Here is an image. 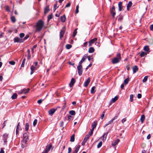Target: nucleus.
Wrapping results in <instances>:
<instances>
[{
  "label": "nucleus",
  "mask_w": 153,
  "mask_h": 153,
  "mask_svg": "<svg viewBox=\"0 0 153 153\" xmlns=\"http://www.w3.org/2000/svg\"><path fill=\"white\" fill-rule=\"evenodd\" d=\"M44 25V22L42 20H39L36 25V31L39 32L43 28Z\"/></svg>",
  "instance_id": "f257e3e1"
},
{
  "label": "nucleus",
  "mask_w": 153,
  "mask_h": 153,
  "mask_svg": "<svg viewBox=\"0 0 153 153\" xmlns=\"http://www.w3.org/2000/svg\"><path fill=\"white\" fill-rule=\"evenodd\" d=\"M117 57L114 58L112 60V62L114 64L118 63L121 60V55L120 53H118Z\"/></svg>",
  "instance_id": "f03ea898"
},
{
  "label": "nucleus",
  "mask_w": 153,
  "mask_h": 153,
  "mask_svg": "<svg viewBox=\"0 0 153 153\" xmlns=\"http://www.w3.org/2000/svg\"><path fill=\"white\" fill-rule=\"evenodd\" d=\"M14 42H18L19 43L24 42L23 39L22 38H20L17 37L14 38Z\"/></svg>",
  "instance_id": "7ed1b4c3"
},
{
  "label": "nucleus",
  "mask_w": 153,
  "mask_h": 153,
  "mask_svg": "<svg viewBox=\"0 0 153 153\" xmlns=\"http://www.w3.org/2000/svg\"><path fill=\"white\" fill-rule=\"evenodd\" d=\"M92 135V134H87V135L85 136L83 141L82 143V146H84L85 145V143L89 139L90 137Z\"/></svg>",
  "instance_id": "20e7f679"
},
{
  "label": "nucleus",
  "mask_w": 153,
  "mask_h": 153,
  "mask_svg": "<svg viewBox=\"0 0 153 153\" xmlns=\"http://www.w3.org/2000/svg\"><path fill=\"white\" fill-rule=\"evenodd\" d=\"M77 70H78V73L79 75L81 76L82 73V65H79L77 67Z\"/></svg>",
  "instance_id": "39448f33"
},
{
  "label": "nucleus",
  "mask_w": 153,
  "mask_h": 153,
  "mask_svg": "<svg viewBox=\"0 0 153 153\" xmlns=\"http://www.w3.org/2000/svg\"><path fill=\"white\" fill-rule=\"evenodd\" d=\"M65 30V27H64L62 28L60 32V39H61L63 37Z\"/></svg>",
  "instance_id": "423d86ee"
},
{
  "label": "nucleus",
  "mask_w": 153,
  "mask_h": 153,
  "mask_svg": "<svg viewBox=\"0 0 153 153\" xmlns=\"http://www.w3.org/2000/svg\"><path fill=\"white\" fill-rule=\"evenodd\" d=\"M111 13L112 15L113 18H114L116 15L115 8L114 6H113L111 9L110 10Z\"/></svg>",
  "instance_id": "0eeeda50"
},
{
  "label": "nucleus",
  "mask_w": 153,
  "mask_h": 153,
  "mask_svg": "<svg viewBox=\"0 0 153 153\" xmlns=\"http://www.w3.org/2000/svg\"><path fill=\"white\" fill-rule=\"evenodd\" d=\"M30 90L29 88L27 89H23L22 91L18 92V93L19 94H26L29 92Z\"/></svg>",
  "instance_id": "6e6552de"
},
{
  "label": "nucleus",
  "mask_w": 153,
  "mask_h": 153,
  "mask_svg": "<svg viewBox=\"0 0 153 153\" xmlns=\"http://www.w3.org/2000/svg\"><path fill=\"white\" fill-rule=\"evenodd\" d=\"M23 143L26 144L27 142V140L28 139V136L27 134H23Z\"/></svg>",
  "instance_id": "1a4fd4ad"
},
{
  "label": "nucleus",
  "mask_w": 153,
  "mask_h": 153,
  "mask_svg": "<svg viewBox=\"0 0 153 153\" xmlns=\"http://www.w3.org/2000/svg\"><path fill=\"white\" fill-rule=\"evenodd\" d=\"M56 110V109H55L53 108L51 109L48 111V112L49 114L50 115L52 116L54 113V112Z\"/></svg>",
  "instance_id": "9d476101"
},
{
  "label": "nucleus",
  "mask_w": 153,
  "mask_h": 153,
  "mask_svg": "<svg viewBox=\"0 0 153 153\" xmlns=\"http://www.w3.org/2000/svg\"><path fill=\"white\" fill-rule=\"evenodd\" d=\"M21 130V128H20V123H19L16 126V134H18L19 133V131Z\"/></svg>",
  "instance_id": "9b49d317"
},
{
  "label": "nucleus",
  "mask_w": 153,
  "mask_h": 153,
  "mask_svg": "<svg viewBox=\"0 0 153 153\" xmlns=\"http://www.w3.org/2000/svg\"><path fill=\"white\" fill-rule=\"evenodd\" d=\"M75 82V80L74 78H72L71 80V81L69 84L70 87H72L74 85V84Z\"/></svg>",
  "instance_id": "f8f14e48"
},
{
  "label": "nucleus",
  "mask_w": 153,
  "mask_h": 153,
  "mask_svg": "<svg viewBox=\"0 0 153 153\" xmlns=\"http://www.w3.org/2000/svg\"><path fill=\"white\" fill-rule=\"evenodd\" d=\"M90 78H88L86 81L84 82V86L85 87H87L90 82Z\"/></svg>",
  "instance_id": "ddd939ff"
},
{
  "label": "nucleus",
  "mask_w": 153,
  "mask_h": 153,
  "mask_svg": "<svg viewBox=\"0 0 153 153\" xmlns=\"http://www.w3.org/2000/svg\"><path fill=\"white\" fill-rule=\"evenodd\" d=\"M120 140L119 139H117L114 142L112 143V146H114L118 144L120 141Z\"/></svg>",
  "instance_id": "4468645a"
},
{
  "label": "nucleus",
  "mask_w": 153,
  "mask_h": 153,
  "mask_svg": "<svg viewBox=\"0 0 153 153\" xmlns=\"http://www.w3.org/2000/svg\"><path fill=\"white\" fill-rule=\"evenodd\" d=\"M133 70V73L134 74L138 70V68L137 66L135 65L132 68Z\"/></svg>",
  "instance_id": "2eb2a0df"
},
{
  "label": "nucleus",
  "mask_w": 153,
  "mask_h": 153,
  "mask_svg": "<svg viewBox=\"0 0 153 153\" xmlns=\"http://www.w3.org/2000/svg\"><path fill=\"white\" fill-rule=\"evenodd\" d=\"M30 128V124L28 123H26L25 125V130L26 131L29 130Z\"/></svg>",
  "instance_id": "dca6fc26"
},
{
  "label": "nucleus",
  "mask_w": 153,
  "mask_h": 153,
  "mask_svg": "<svg viewBox=\"0 0 153 153\" xmlns=\"http://www.w3.org/2000/svg\"><path fill=\"white\" fill-rule=\"evenodd\" d=\"M132 3L131 1H130L127 4V9L128 10H129L130 7L131 6Z\"/></svg>",
  "instance_id": "f3484780"
},
{
  "label": "nucleus",
  "mask_w": 153,
  "mask_h": 153,
  "mask_svg": "<svg viewBox=\"0 0 153 153\" xmlns=\"http://www.w3.org/2000/svg\"><path fill=\"white\" fill-rule=\"evenodd\" d=\"M52 147V145H51L50 144L49 145H48L46 147L45 149V151L47 152H48L50 150V149Z\"/></svg>",
  "instance_id": "a211bd4d"
},
{
  "label": "nucleus",
  "mask_w": 153,
  "mask_h": 153,
  "mask_svg": "<svg viewBox=\"0 0 153 153\" xmlns=\"http://www.w3.org/2000/svg\"><path fill=\"white\" fill-rule=\"evenodd\" d=\"M118 20L119 22H121L123 19V16L122 15L120 14L119 16H117Z\"/></svg>",
  "instance_id": "6ab92c4d"
},
{
  "label": "nucleus",
  "mask_w": 153,
  "mask_h": 153,
  "mask_svg": "<svg viewBox=\"0 0 153 153\" xmlns=\"http://www.w3.org/2000/svg\"><path fill=\"white\" fill-rule=\"evenodd\" d=\"M118 7H119V11H121L122 10V2H119L118 4Z\"/></svg>",
  "instance_id": "aec40b11"
},
{
  "label": "nucleus",
  "mask_w": 153,
  "mask_h": 153,
  "mask_svg": "<svg viewBox=\"0 0 153 153\" xmlns=\"http://www.w3.org/2000/svg\"><path fill=\"white\" fill-rule=\"evenodd\" d=\"M35 68H37L36 67H35V66L33 65H32L30 67V69H31V72H30V74L32 75L33 74L34 72V70Z\"/></svg>",
  "instance_id": "412c9836"
},
{
  "label": "nucleus",
  "mask_w": 153,
  "mask_h": 153,
  "mask_svg": "<svg viewBox=\"0 0 153 153\" xmlns=\"http://www.w3.org/2000/svg\"><path fill=\"white\" fill-rule=\"evenodd\" d=\"M3 141L4 143H6L7 142V139L8 137L7 134H3Z\"/></svg>",
  "instance_id": "4be33fe9"
},
{
  "label": "nucleus",
  "mask_w": 153,
  "mask_h": 153,
  "mask_svg": "<svg viewBox=\"0 0 153 153\" xmlns=\"http://www.w3.org/2000/svg\"><path fill=\"white\" fill-rule=\"evenodd\" d=\"M97 123V121H94L92 125V127L93 128H94L96 127Z\"/></svg>",
  "instance_id": "5701e85b"
},
{
  "label": "nucleus",
  "mask_w": 153,
  "mask_h": 153,
  "mask_svg": "<svg viewBox=\"0 0 153 153\" xmlns=\"http://www.w3.org/2000/svg\"><path fill=\"white\" fill-rule=\"evenodd\" d=\"M60 147H61V149L62 150L64 149L65 147V143H62L60 146Z\"/></svg>",
  "instance_id": "b1692460"
},
{
  "label": "nucleus",
  "mask_w": 153,
  "mask_h": 153,
  "mask_svg": "<svg viewBox=\"0 0 153 153\" xmlns=\"http://www.w3.org/2000/svg\"><path fill=\"white\" fill-rule=\"evenodd\" d=\"M145 119V115L144 114L142 115L140 118V121L141 123H143Z\"/></svg>",
  "instance_id": "393cba45"
},
{
  "label": "nucleus",
  "mask_w": 153,
  "mask_h": 153,
  "mask_svg": "<svg viewBox=\"0 0 153 153\" xmlns=\"http://www.w3.org/2000/svg\"><path fill=\"white\" fill-rule=\"evenodd\" d=\"M66 20V17L65 15H63L61 17V20L62 22H64Z\"/></svg>",
  "instance_id": "a878e982"
},
{
  "label": "nucleus",
  "mask_w": 153,
  "mask_h": 153,
  "mask_svg": "<svg viewBox=\"0 0 153 153\" xmlns=\"http://www.w3.org/2000/svg\"><path fill=\"white\" fill-rule=\"evenodd\" d=\"M80 146L79 145H78L77 146H76L75 148V151L73 153H77L80 148Z\"/></svg>",
  "instance_id": "bb28decb"
},
{
  "label": "nucleus",
  "mask_w": 153,
  "mask_h": 153,
  "mask_svg": "<svg viewBox=\"0 0 153 153\" xmlns=\"http://www.w3.org/2000/svg\"><path fill=\"white\" fill-rule=\"evenodd\" d=\"M94 51V49L93 47H90L88 50V52L89 53H93Z\"/></svg>",
  "instance_id": "cd10ccee"
},
{
  "label": "nucleus",
  "mask_w": 153,
  "mask_h": 153,
  "mask_svg": "<svg viewBox=\"0 0 153 153\" xmlns=\"http://www.w3.org/2000/svg\"><path fill=\"white\" fill-rule=\"evenodd\" d=\"M75 140V134H72L71 137V139L70 141L71 142H73Z\"/></svg>",
  "instance_id": "c85d7f7f"
},
{
  "label": "nucleus",
  "mask_w": 153,
  "mask_h": 153,
  "mask_svg": "<svg viewBox=\"0 0 153 153\" xmlns=\"http://www.w3.org/2000/svg\"><path fill=\"white\" fill-rule=\"evenodd\" d=\"M69 113L70 114L74 116L75 115L76 112L74 110H71L69 111Z\"/></svg>",
  "instance_id": "c756f323"
},
{
  "label": "nucleus",
  "mask_w": 153,
  "mask_h": 153,
  "mask_svg": "<svg viewBox=\"0 0 153 153\" xmlns=\"http://www.w3.org/2000/svg\"><path fill=\"white\" fill-rule=\"evenodd\" d=\"M147 53L143 51L140 53V56L141 57H142L146 55Z\"/></svg>",
  "instance_id": "7c9ffc66"
},
{
  "label": "nucleus",
  "mask_w": 153,
  "mask_h": 153,
  "mask_svg": "<svg viewBox=\"0 0 153 153\" xmlns=\"http://www.w3.org/2000/svg\"><path fill=\"white\" fill-rule=\"evenodd\" d=\"M97 39V38H94L93 39H91L90 40L89 42H91V43H92V44H93L94 42H96Z\"/></svg>",
  "instance_id": "2f4dec72"
},
{
  "label": "nucleus",
  "mask_w": 153,
  "mask_h": 153,
  "mask_svg": "<svg viewBox=\"0 0 153 153\" xmlns=\"http://www.w3.org/2000/svg\"><path fill=\"white\" fill-rule=\"evenodd\" d=\"M107 134H103L102 136L100 138L101 140H102L103 141L105 140L106 139V136Z\"/></svg>",
  "instance_id": "473e14b6"
},
{
  "label": "nucleus",
  "mask_w": 153,
  "mask_h": 153,
  "mask_svg": "<svg viewBox=\"0 0 153 153\" xmlns=\"http://www.w3.org/2000/svg\"><path fill=\"white\" fill-rule=\"evenodd\" d=\"M95 87L94 86L91 89V93L92 94H94L95 93Z\"/></svg>",
  "instance_id": "72a5a7b5"
},
{
  "label": "nucleus",
  "mask_w": 153,
  "mask_h": 153,
  "mask_svg": "<svg viewBox=\"0 0 153 153\" xmlns=\"http://www.w3.org/2000/svg\"><path fill=\"white\" fill-rule=\"evenodd\" d=\"M149 49L148 46H145L144 47V50L145 51H149Z\"/></svg>",
  "instance_id": "f704fd0d"
},
{
  "label": "nucleus",
  "mask_w": 153,
  "mask_h": 153,
  "mask_svg": "<svg viewBox=\"0 0 153 153\" xmlns=\"http://www.w3.org/2000/svg\"><path fill=\"white\" fill-rule=\"evenodd\" d=\"M53 18V15L52 14L49 15L48 16V22H49L50 20Z\"/></svg>",
  "instance_id": "c9c22d12"
},
{
  "label": "nucleus",
  "mask_w": 153,
  "mask_h": 153,
  "mask_svg": "<svg viewBox=\"0 0 153 153\" xmlns=\"http://www.w3.org/2000/svg\"><path fill=\"white\" fill-rule=\"evenodd\" d=\"M17 97V94L16 93L14 94L11 97V98L12 99H16Z\"/></svg>",
  "instance_id": "e433bc0d"
},
{
  "label": "nucleus",
  "mask_w": 153,
  "mask_h": 153,
  "mask_svg": "<svg viewBox=\"0 0 153 153\" xmlns=\"http://www.w3.org/2000/svg\"><path fill=\"white\" fill-rule=\"evenodd\" d=\"M49 11V7H46L45 9L44 13L45 14H46Z\"/></svg>",
  "instance_id": "4c0bfd02"
},
{
  "label": "nucleus",
  "mask_w": 153,
  "mask_h": 153,
  "mask_svg": "<svg viewBox=\"0 0 153 153\" xmlns=\"http://www.w3.org/2000/svg\"><path fill=\"white\" fill-rule=\"evenodd\" d=\"M118 99V97L117 96H116L114 98L112 99V101L113 102H114L117 100Z\"/></svg>",
  "instance_id": "58836bf2"
},
{
  "label": "nucleus",
  "mask_w": 153,
  "mask_h": 153,
  "mask_svg": "<svg viewBox=\"0 0 153 153\" xmlns=\"http://www.w3.org/2000/svg\"><path fill=\"white\" fill-rule=\"evenodd\" d=\"M85 58H84V57H83L82 58L81 60L79 62V65H82L81 64L85 60Z\"/></svg>",
  "instance_id": "ea45409f"
},
{
  "label": "nucleus",
  "mask_w": 153,
  "mask_h": 153,
  "mask_svg": "<svg viewBox=\"0 0 153 153\" xmlns=\"http://www.w3.org/2000/svg\"><path fill=\"white\" fill-rule=\"evenodd\" d=\"M11 19L13 23L15 22L16 21L15 18L14 16H12L11 17Z\"/></svg>",
  "instance_id": "a19ab883"
},
{
  "label": "nucleus",
  "mask_w": 153,
  "mask_h": 153,
  "mask_svg": "<svg viewBox=\"0 0 153 153\" xmlns=\"http://www.w3.org/2000/svg\"><path fill=\"white\" fill-rule=\"evenodd\" d=\"M66 48L68 49H69L72 47V45L70 44H67L65 46Z\"/></svg>",
  "instance_id": "79ce46f5"
},
{
  "label": "nucleus",
  "mask_w": 153,
  "mask_h": 153,
  "mask_svg": "<svg viewBox=\"0 0 153 153\" xmlns=\"http://www.w3.org/2000/svg\"><path fill=\"white\" fill-rule=\"evenodd\" d=\"M148 78V76H146L144 77V79L143 80V82H146Z\"/></svg>",
  "instance_id": "37998d69"
},
{
  "label": "nucleus",
  "mask_w": 153,
  "mask_h": 153,
  "mask_svg": "<svg viewBox=\"0 0 153 153\" xmlns=\"http://www.w3.org/2000/svg\"><path fill=\"white\" fill-rule=\"evenodd\" d=\"M128 81H129V79H128V78L124 80V83L125 84L127 85L128 83Z\"/></svg>",
  "instance_id": "c03bdc74"
},
{
  "label": "nucleus",
  "mask_w": 153,
  "mask_h": 153,
  "mask_svg": "<svg viewBox=\"0 0 153 153\" xmlns=\"http://www.w3.org/2000/svg\"><path fill=\"white\" fill-rule=\"evenodd\" d=\"M102 142L100 141L97 145V148H100L102 146Z\"/></svg>",
  "instance_id": "a18cd8bd"
},
{
  "label": "nucleus",
  "mask_w": 153,
  "mask_h": 153,
  "mask_svg": "<svg viewBox=\"0 0 153 153\" xmlns=\"http://www.w3.org/2000/svg\"><path fill=\"white\" fill-rule=\"evenodd\" d=\"M77 29L75 30H74L73 33V37H75V36L76 35V34L77 33Z\"/></svg>",
  "instance_id": "49530a36"
},
{
  "label": "nucleus",
  "mask_w": 153,
  "mask_h": 153,
  "mask_svg": "<svg viewBox=\"0 0 153 153\" xmlns=\"http://www.w3.org/2000/svg\"><path fill=\"white\" fill-rule=\"evenodd\" d=\"M25 60H26V59H25V58H24V59H23L22 63L21 65V67H24Z\"/></svg>",
  "instance_id": "de8ad7c7"
},
{
  "label": "nucleus",
  "mask_w": 153,
  "mask_h": 153,
  "mask_svg": "<svg viewBox=\"0 0 153 153\" xmlns=\"http://www.w3.org/2000/svg\"><path fill=\"white\" fill-rule=\"evenodd\" d=\"M9 63L12 65H14L15 64V62L13 61H10L9 62Z\"/></svg>",
  "instance_id": "09e8293b"
},
{
  "label": "nucleus",
  "mask_w": 153,
  "mask_h": 153,
  "mask_svg": "<svg viewBox=\"0 0 153 153\" xmlns=\"http://www.w3.org/2000/svg\"><path fill=\"white\" fill-rule=\"evenodd\" d=\"M79 6L78 5L76 6V7L75 13L76 14L78 13L79 12Z\"/></svg>",
  "instance_id": "8fccbe9b"
},
{
  "label": "nucleus",
  "mask_w": 153,
  "mask_h": 153,
  "mask_svg": "<svg viewBox=\"0 0 153 153\" xmlns=\"http://www.w3.org/2000/svg\"><path fill=\"white\" fill-rule=\"evenodd\" d=\"M37 47V45H34L33 46V48H31V52L32 53H34V50H33V49L34 48H36Z\"/></svg>",
  "instance_id": "3c124183"
},
{
  "label": "nucleus",
  "mask_w": 153,
  "mask_h": 153,
  "mask_svg": "<svg viewBox=\"0 0 153 153\" xmlns=\"http://www.w3.org/2000/svg\"><path fill=\"white\" fill-rule=\"evenodd\" d=\"M37 119H36L34 120L33 123V126H36V125L37 124Z\"/></svg>",
  "instance_id": "603ef678"
},
{
  "label": "nucleus",
  "mask_w": 153,
  "mask_h": 153,
  "mask_svg": "<svg viewBox=\"0 0 153 153\" xmlns=\"http://www.w3.org/2000/svg\"><path fill=\"white\" fill-rule=\"evenodd\" d=\"M105 111H104L103 112L102 114L101 115V118L102 119L104 117V116H105Z\"/></svg>",
  "instance_id": "864d4df0"
},
{
  "label": "nucleus",
  "mask_w": 153,
  "mask_h": 153,
  "mask_svg": "<svg viewBox=\"0 0 153 153\" xmlns=\"http://www.w3.org/2000/svg\"><path fill=\"white\" fill-rule=\"evenodd\" d=\"M25 36V34L24 33H21L20 34H19V37L20 38H22L23 37Z\"/></svg>",
  "instance_id": "5fc2aeb1"
},
{
  "label": "nucleus",
  "mask_w": 153,
  "mask_h": 153,
  "mask_svg": "<svg viewBox=\"0 0 153 153\" xmlns=\"http://www.w3.org/2000/svg\"><path fill=\"white\" fill-rule=\"evenodd\" d=\"M72 117L71 116L69 115L68 117V120L69 121L71 120V119L72 118Z\"/></svg>",
  "instance_id": "6e6d98bb"
},
{
  "label": "nucleus",
  "mask_w": 153,
  "mask_h": 153,
  "mask_svg": "<svg viewBox=\"0 0 153 153\" xmlns=\"http://www.w3.org/2000/svg\"><path fill=\"white\" fill-rule=\"evenodd\" d=\"M133 95L132 94H131L130 95V101L132 102L133 101Z\"/></svg>",
  "instance_id": "4d7b16f0"
},
{
  "label": "nucleus",
  "mask_w": 153,
  "mask_h": 153,
  "mask_svg": "<svg viewBox=\"0 0 153 153\" xmlns=\"http://www.w3.org/2000/svg\"><path fill=\"white\" fill-rule=\"evenodd\" d=\"M29 37V36L28 35H27L26 36L24 37V38H22L23 39L24 42L25 40L27 39Z\"/></svg>",
  "instance_id": "13d9d810"
},
{
  "label": "nucleus",
  "mask_w": 153,
  "mask_h": 153,
  "mask_svg": "<svg viewBox=\"0 0 153 153\" xmlns=\"http://www.w3.org/2000/svg\"><path fill=\"white\" fill-rule=\"evenodd\" d=\"M69 65L72 66H74L75 64L74 63H72L71 62L69 61L68 62Z\"/></svg>",
  "instance_id": "bf43d9fd"
},
{
  "label": "nucleus",
  "mask_w": 153,
  "mask_h": 153,
  "mask_svg": "<svg viewBox=\"0 0 153 153\" xmlns=\"http://www.w3.org/2000/svg\"><path fill=\"white\" fill-rule=\"evenodd\" d=\"M43 100L42 99H40L38 100L37 101V103H38L39 104H40L42 103L43 101Z\"/></svg>",
  "instance_id": "052dcab7"
},
{
  "label": "nucleus",
  "mask_w": 153,
  "mask_h": 153,
  "mask_svg": "<svg viewBox=\"0 0 153 153\" xmlns=\"http://www.w3.org/2000/svg\"><path fill=\"white\" fill-rule=\"evenodd\" d=\"M142 97V95L140 94H138L137 95V98L139 99L141 98Z\"/></svg>",
  "instance_id": "680f3d73"
},
{
  "label": "nucleus",
  "mask_w": 153,
  "mask_h": 153,
  "mask_svg": "<svg viewBox=\"0 0 153 153\" xmlns=\"http://www.w3.org/2000/svg\"><path fill=\"white\" fill-rule=\"evenodd\" d=\"M6 10L8 12H9L10 11L9 7V6H7L6 7Z\"/></svg>",
  "instance_id": "e2e57ef3"
},
{
  "label": "nucleus",
  "mask_w": 153,
  "mask_h": 153,
  "mask_svg": "<svg viewBox=\"0 0 153 153\" xmlns=\"http://www.w3.org/2000/svg\"><path fill=\"white\" fill-rule=\"evenodd\" d=\"M71 5V4L70 3H68L65 6V7H69Z\"/></svg>",
  "instance_id": "0e129e2a"
},
{
  "label": "nucleus",
  "mask_w": 153,
  "mask_h": 153,
  "mask_svg": "<svg viewBox=\"0 0 153 153\" xmlns=\"http://www.w3.org/2000/svg\"><path fill=\"white\" fill-rule=\"evenodd\" d=\"M59 124L60 127H62L64 125V122H61Z\"/></svg>",
  "instance_id": "69168bd1"
},
{
  "label": "nucleus",
  "mask_w": 153,
  "mask_h": 153,
  "mask_svg": "<svg viewBox=\"0 0 153 153\" xmlns=\"http://www.w3.org/2000/svg\"><path fill=\"white\" fill-rule=\"evenodd\" d=\"M71 149L70 147H69L68 148V153H70L71 151Z\"/></svg>",
  "instance_id": "338daca9"
},
{
  "label": "nucleus",
  "mask_w": 153,
  "mask_h": 153,
  "mask_svg": "<svg viewBox=\"0 0 153 153\" xmlns=\"http://www.w3.org/2000/svg\"><path fill=\"white\" fill-rule=\"evenodd\" d=\"M150 28L151 30H153V24L150 26Z\"/></svg>",
  "instance_id": "774afa93"
}]
</instances>
